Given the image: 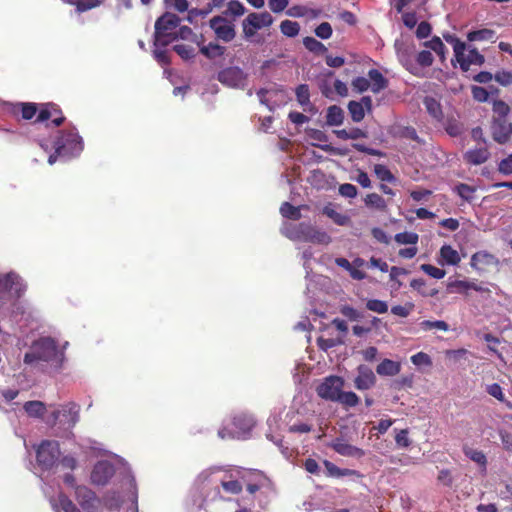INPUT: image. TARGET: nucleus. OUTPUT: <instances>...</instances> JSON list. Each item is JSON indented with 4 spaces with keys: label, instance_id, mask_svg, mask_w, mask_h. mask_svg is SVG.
<instances>
[{
    "label": "nucleus",
    "instance_id": "obj_1",
    "mask_svg": "<svg viewBox=\"0 0 512 512\" xmlns=\"http://www.w3.org/2000/svg\"><path fill=\"white\" fill-rule=\"evenodd\" d=\"M83 148V140L75 128L61 130L54 141L55 152L49 156L48 163L54 164L58 157H76Z\"/></svg>",
    "mask_w": 512,
    "mask_h": 512
},
{
    "label": "nucleus",
    "instance_id": "obj_2",
    "mask_svg": "<svg viewBox=\"0 0 512 512\" xmlns=\"http://www.w3.org/2000/svg\"><path fill=\"white\" fill-rule=\"evenodd\" d=\"M445 41L453 46L454 55L462 71L467 72L471 65L481 66L485 62L484 56L473 47L465 54L466 44L453 34H443Z\"/></svg>",
    "mask_w": 512,
    "mask_h": 512
},
{
    "label": "nucleus",
    "instance_id": "obj_3",
    "mask_svg": "<svg viewBox=\"0 0 512 512\" xmlns=\"http://www.w3.org/2000/svg\"><path fill=\"white\" fill-rule=\"evenodd\" d=\"M180 21V18L173 13L166 12L160 16L155 22L154 46L166 47L175 41Z\"/></svg>",
    "mask_w": 512,
    "mask_h": 512
},
{
    "label": "nucleus",
    "instance_id": "obj_4",
    "mask_svg": "<svg viewBox=\"0 0 512 512\" xmlns=\"http://www.w3.org/2000/svg\"><path fill=\"white\" fill-rule=\"evenodd\" d=\"M57 354L58 349L55 340L50 337L41 338L33 344L32 351L25 354L24 362L26 364H32L38 360L49 362L56 358Z\"/></svg>",
    "mask_w": 512,
    "mask_h": 512
},
{
    "label": "nucleus",
    "instance_id": "obj_5",
    "mask_svg": "<svg viewBox=\"0 0 512 512\" xmlns=\"http://www.w3.org/2000/svg\"><path fill=\"white\" fill-rule=\"evenodd\" d=\"M60 445L54 440H43L36 450L38 465L44 470L52 469L59 461Z\"/></svg>",
    "mask_w": 512,
    "mask_h": 512
},
{
    "label": "nucleus",
    "instance_id": "obj_6",
    "mask_svg": "<svg viewBox=\"0 0 512 512\" xmlns=\"http://www.w3.org/2000/svg\"><path fill=\"white\" fill-rule=\"evenodd\" d=\"M248 75L238 66H229L221 69L217 80L224 86L234 89H244L247 85Z\"/></svg>",
    "mask_w": 512,
    "mask_h": 512
},
{
    "label": "nucleus",
    "instance_id": "obj_7",
    "mask_svg": "<svg viewBox=\"0 0 512 512\" xmlns=\"http://www.w3.org/2000/svg\"><path fill=\"white\" fill-rule=\"evenodd\" d=\"M344 387V380L340 376L331 375L316 387L317 395L327 401L336 402Z\"/></svg>",
    "mask_w": 512,
    "mask_h": 512
},
{
    "label": "nucleus",
    "instance_id": "obj_8",
    "mask_svg": "<svg viewBox=\"0 0 512 512\" xmlns=\"http://www.w3.org/2000/svg\"><path fill=\"white\" fill-rule=\"evenodd\" d=\"M273 17L269 12L250 13L242 22L244 37L249 39L256 34V31L273 24Z\"/></svg>",
    "mask_w": 512,
    "mask_h": 512
},
{
    "label": "nucleus",
    "instance_id": "obj_9",
    "mask_svg": "<svg viewBox=\"0 0 512 512\" xmlns=\"http://www.w3.org/2000/svg\"><path fill=\"white\" fill-rule=\"evenodd\" d=\"M65 116L59 105L53 102L41 103L39 114L35 119V123H42L51 120V124L55 127L61 126L65 121Z\"/></svg>",
    "mask_w": 512,
    "mask_h": 512
},
{
    "label": "nucleus",
    "instance_id": "obj_10",
    "mask_svg": "<svg viewBox=\"0 0 512 512\" xmlns=\"http://www.w3.org/2000/svg\"><path fill=\"white\" fill-rule=\"evenodd\" d=\"M209 25L216 37L224 42H230L236 36L234 24L225 17L214 16L210 19Z\"/></svg>",
    "mask_w": 512,
    "mask_h": 512
},
{
    "label": "nucleus",
    "instance_id": "obj_11",
    "mask_svg": "<svg viewBox=\"0 0 512 512\" xmlns=\"http://www.w3.org/2000/svg\"><path fill=\"white\" fill-rule=\"evenodd\" d=\"M115 474L114 465L107 461H98L91 472V481L96 485H105Z\"/></svg>",
    "mask_w": 512,
    "mask_h": 512
},
{
    "label": "nucleus",
    "instance_id": "obj_12",
    "mask_svg": "<svg viewBox=\"0 0 512 512\" xmlns=\"http://www.w3.org/2000/svg\"><path fill=\"white\" fill-rule=\"evenodd\" d=\"M41 103L17 102L10 105V113L15 117L20 116L23 120H31L39 114Z\"/></svg>",
    "mask_w": 512,
    "mask_h": 512
},
{
    "label": "nucleus",
    "instance_id": "obj_13",
    "mask_svg": "<svg viewBox=\"0 0 512 512\" xmlns=\"http://www.w3.org/2000/svg\"><path fill=\"white\" fill-rule=\"evenodd\" d=\"M24 291L19 276L15 273H7L0 275V295L4 293H14L16 297H20Z\"/></svg>",
    "mask_w": 512,
    "mask_h": 512
},
{
    "label": "nucleus",
    "instance_id": "obj_14",
    "mask_svg": "<svg viewBox=\"0 0 512 512\" xmlns=\"http://www.w3.org/2000/svg\"><path fill=\"white\" fill-rule=\"evenodd\" d=\"M376 376L372 369L366 365L357 367V376L354 379V386L360 391L368 390L376 384Z\"/></svg>",
    "mask_w": 512,
    "mask_h": 512
},
{
    "label": "nucleus",
    "instance_id": "obj_15",
    "mask_svg": "<svg viewBox=\"0 0 512 512\" xmlns=\"http://www.w3.org/2000/svg\"><path fill=\"white\" fill-rule=\"evenodd\" d=\"M246 484V489L250 494H255L263 488H269L271 486L270 479L265 476L262 472H252L249 474V478L246 476L242 477Z\"/></svg>",
    "mask_w": 512,
    "mask_h": 512
},
{
    "label": "nucleus",
    "instance_id": "obj_16",
    "mask_svg": "<svg viewBox=\"0 0 512 512\" xmlns=\"http://www.w3.org/2000/svg\"><path fill=\"white\" fill-rule=\"evenodd\" d=\"M335 452L342 456L361 458L365 455L363 449L353 446L341 438H337L331 444Z\"/></svg>",
    "mask_w": 512,
    "mask_h": 512
},
{
    "label": "nucleus",
    "instance_id": "obj_17",
    "mask_svg": "<svg viewBox=\"0 0 512 512\" xmlns=\"http://www.w3.org/2000/svg\"><path fill=\"white\" fill-rule=\"evenodd\" d=\"M491 153L486 145L479 148L469 149L463 155V159L470 165H481L488 161Z\"/></svg>",
    "mask_w": 512,
    "mask_h": 512
},
{
    "label": "nucleus",
    "instance_id": "obj_18",
    "mask_svg": "<svg viewBox=\"0 0 512 512\" xmlns=\"http://www.w3.org/2000/svg\"><path fill=\"white\" fill-rule=\"evenodd\" d=\"M491 134L495 142L505 144L510 140V134L507 128L506 119H493L491 125Z\"/></svg>",
    "mask_w": 512,
    "mask_h": 512
},
{
    "label": "nucleus",
    "instance_id": "obj_19",
    "mask_svg": "<svg viewBox=\"0 0 512 512\" xmlns=\"http://www.w3.org/2000/svg\"><path fill=\"white\" fill-rule=\"evenodd\" d=\"M447 290L450 293H467L468 290H474L477 292H486L489 291L487 288H484L481 285H478L475 282L464 281V280H454L447 284Z\"/></svg>",
    "mask_w": 512,
    "mask_h": 512
},
{
    "label": "nucleus",
    "instance_id": "obj_20",
    "mask_svg": "<svg viewBox=\"0 0 512 512\" xmlns=\"http://www.w3.org/2000/svg\"><path fill=\"white\" fill-rule=\"evenodd\" d=\"M398 57L401 64L408 70L411 74L415 76H419V68L415 62L413 57V48L406 47L404 49H400L398 51Z\"/></svg>",
    "mask_w": 512,
    "mask_h": 512
},
{
    "label": "nucleus",
    "instance_id": "obj_21",
    "mask_svg": "<svg viewBox=\"0 0 512 512\" xmlns=\"http://www.w3.org/2000/svg\"><path fill=\"white\" fill-rule=\"evenodd\" d=\"M496 258L485 251H479L472 255L471 266L477 270H485L487 267L495 264Z\"/></svg>",
    "mask_w": 512,
    "mask_h": 512
},
{
    "label": "nucleus",
    "instance_id": "obj_22",
    "mask_svg": "<svg viewBox=\"0 0 512 512\" xmlns=\"http://www.w3.org/2000/svg\"><path fill=\"white\" fill-rule=\"evenodd\" d=\"M401 371V363L391 359H384L376 367V373L380 376H396Z\"/></svg>",
    "mask_w": 512,
    "mask_h": 512
},
{
    "label": "nucleus",
    "instance_id": "obj_23",
    "mask_svg": "<svg viewBox=\"0 0 512 512\" xmlns=\"http://www.w3.org/2000/svg\"><path fill=\"white\" fill-rule=\"evenodd\" d=\"M462 451L464 455L471 461L475 462L481 468L482 471H486L488 461L483 451L474 449L468 445H464Z\"/></svg>",
    "mask_w": 512,
    "mask_h": 512
},
{
    "label": "nucleus",
    "instance_id": "obj_24",
    "mask_svg": "<svg viewBox=\"0 0 512 512\" xmlns=\"http://www.w3.org/2000/svg\"><path fill=\"white\" fill-rule=\"evenodd\" d=\"M201 38V44L199 46V51L201 54H203L208 59H215L217 57H221L225 54L226 48L224 46H221L217 43L210 42L208 45H203L202 38L203 36H200Z\"/></svg>",
    "mask_w": 512,
    "mask_h": 512
},
{
    "label": "nucleus",
    "instance_id": "obj_25",
    "mask_svg": "<svg viewBox=\"0 0 512 512\" xmlns=\"http://www.w3.org/2000/svg\"><path fill=\"white\" fill-rule=\"evenodd\" d=\"M324 466L326 468L327 476L340 478L344 476H360L359 472L348 468H339L334 463L324 460Z\"/></svg>",
    "mask_w": 512,
    "mask_h": 512
},
{
    "label": "nucleus",
    "instance_id": "obj_26",
    "mask_svg": "<svg viewBox=\"0 0 512 512\" xmlns=\"http://www.w3.org/2000/svg\"><path fill=\"white\" fill-rule=\"evenodd\" d=\"M368 76L372 81L371 91L373 93H379L380 91L386 89L388 87V80L382 75V73L377 69H371L368 72Z\"/></svg>",
    "mask_w": 512,
    "mask_h": 512
},
{
    "label": "nucleus",
    "instance_id": "obj_27",
    "mask_svg": "<svg viewBox=\"0 0 512 512\" xmlns=\"http://www.w3.org/2000/svg\"><path fill=\"white\" fill-rule=\"evenodd\" d=\"M467 39L470 42L475 41H491L495 42L496 40V32L492 29L483 28L480 30L470 31L467 34Z\"/></svg>",
    "mask_w": 512,
    "mask_h": 512
},
{
    "label": "nucleus",
    "instance_id": "obj_28",
    "mask_svg": "<svg viewBox=\"0 0 512 512\" xmlns=\"http://www.w3.org/2000/svg\"><path fill=\"white\" fill-rule=\"evenodd\" d=\"M344 121V111L337 105L328 107L326 114V124L328 126H339Z\"/></svg>",
    "mask_w": 512,
    "mask_h": 512
},
{
    "label": "nucleus",
    "instance_id": "obj_29",
    "mask_svg": "<svg viewBox=\"0 0 512 512\" xmlns=\"http://www.w3.org/2000/svg\"><path fill=\"white\" fill-rule=\"evenodd\" d=\"M410 286L423 297H434L438 294V289L431 288L423 278L413 279Z\"/></svg>",
    "mask_w": 512,
    "mask_h": 512
},
{
    "label": "nucleus",
    "instance_id": "obj_30",
    "mask_svg": "<svg viewBox=\"0 0 512 512\" xmlns=\"http://www.w3.org/2000/svg\"><path fill=\"white\" fill-rule=\"evenodd\" d=\"M440 257L445 264L458 265L461 261L459 253L450 245H443L440 248Z\"/></svg>",
    "mask_w": 512,
    "mask_h": 512
},
{
    "label": "nucleus",
    "instance_id": "obj_31",
    "mask_svg": "<svg viewBox=\"0 0 512 512\" xmlns=\"http://www.w3.org/2000/svg\"><path fill=\"white\" fill-rule=\"evenodd\" d=\"M454 192L462 198L464 201L471 203L475 198V193L477 191L476 186H470L465 183H459L454 187Z\"/></svg>",
    "mask_w": 512,
    "mask_h": 512
},
{
    "label": "nucleus",
    "instance_id": "obj_32",
    "mask_svg": "<svg viewBox=\"0 0 512 512\" xmlns=\"http://www.w3.org/2000/svg\"><path fill=\"white\" fill-rule=\"evenodd\" d=\"M424 105L427 112L436 120L440 121L443 118L441 104L433 97H425Z\"/></svg>",
    "mask_w": 512,
    "mask_h": 512
},
{
    "label": "nucleus",
    "instance_id": "obj_33",
    "mask_svg": "<svg viewBox=\"0 0 512 512\" xmlns=\"http://www.w3.org/2000/svg\"><path fill=\"white\" fill-rule=\"evenodd\" d=\"M415 376L413 373L403 375L399 378L392 380L390 384V388L396 391H401L403 389H410L413 387Z\"/></svg>",
    "mask_w": 512,
    "mask_h": 512
},
{
    "label": "nucleus",
    "instance_id": "obj_34",
    "mask_svg": "<svg viewBox=\"0 0 512 512\" xmlns=\"http://www.w3.org/2000/svg\"><path fill=\"white\" fill-rule=\"evenodd\" d=\"M23 408L25 412L31 417H41L46 410L44 403L41 401H27Z\"/></svg>",
    "mask_w": 512,
    "mask_h": 512
},
{
    "label": "nucleus",
    "instance_id": "obj_35",
    "mask_svg": "<svg viewBox=\"0 0 512 512\" xmlns=\"http://www.w3.org/2000/svg\"><path fill=\"white\" fill-rule=\"evenodd\" d=\"M62 416L67 419L69 427L75 426L79 420V409L74 403H70L63 408Z\"/></svg>",
    "mask_w": 512,
    "mask_h": 512
},
{
    "label": "nucleus",
    "instance_id": "obj_36",
    "mask_svg": "<svg viewBox=\"0 0 512 512\" xmlns=\"http://www.w3.org/2000/svg\"><path fill=\"white\" fill-rule=\"evenodd\" d=\"M365 205L368 207H374L377 210L385 211L387 204L385 199L377 193L367 194L364 198Z\"/></svg>",
    "mask_w": 512,
    "mask_h": 512
},
{
    "label": "nucleus",
    "instance_id": "obj_37",
    "mask_svg": "<svg viewBox=\"0 0 512 512\" xmlns=\"http://www.w3.org/2000/svg\"><path fill=\"white\" fill-rule=\"evenodd\" d=\"M303 44L307 50L317 55H323L327 52L325 45L313 37H305L303 39Z\"/></svg>",
    "mask_w": 512,
    "mask_h": 512
},
{
    "label": "nucleus",
    "instance_id": "obj_38",
    "mask_svg": "<svg viewBox=\"0 0 512 512\" xmlns=\"http://www.w3.org/2000/svg\"><path fill=\"white\" fill-rule=\"evenodd\" d=\"M280 213L284 218L299 220L301 218L300 208L293 206L289 202H283L280 206Z\"/></svg>",
    "mask_w": 512,
    "mask_h": 512
},
{
    "label": "nucleus",
    "instance_id": "obj_39",
    "mask_svg": "<svg viewBox=\"0 0 512 512\" xmlns=\"http://www.w3.org/2000/svg\"><path fill=\"white\" fill-rule=\"evenodd\" d=\"M280 30L287 37H295L299 34L300 25L296 21L283 20L280 24Z\"/></svg>",
    "mask_w": 512,
    "mask_h": 512
},
{
    "label": "nucleus",
    "instance_id": "obj_40",
    "mask_svg": "<svg viewBox=\"0 0 512 512\" xmlns=\"http://www.w3.org/2000/svg\"><path fill=\"white\" fill-rule=\"evenodd\" d=\"M297 102L302 106L306 107L311 104L310 102V91L307 84H300L295 90Z\"/></svg>",
    "mask_w": 512,
    "mask_h": 512
},
{
    "label": "nucleus",
    "instance_id": "obj_41",
    "mask_svg": "<svg viewBox=\"0 0 512 512\" xmlns=\"http://www.w3.org/2000/svg\"><path fill=\"white\" fill-rule=\"evenodd\" d=\"M348 110L354 122H360L365 117L364 107L360 102L350 101L348 103Z\"/></svg>",
    "mask_w": 512,
    "mask_h": 512
},
{
    "label": "nucleus",
    "instance_id": "obj_42",
    "mask_svg": "<svg viewBox=\"0 0 512 512\" xmlns=\"http://www.w3.org/2000/svg\"><path fill=\"white\" fill-rule=\"evenodd\" d=\"M359 401L360 399L356 393L352 391L344 392L343 390L340 393L339 399L336 400L337 403H340L345 407H355Z\"/></svg>",
    "mask_w": 512,
    "mask_h": 512
},
{
    "label": "nucleus",
    "instance_id": "obj_43",
    "mask_svg": "<svg viewBox=\"0 0 512 512\" xmlns=\"http://www.w3.org/2000/svg\"><path fill=\"white\" fill-rule=\"evenodd\" d=\"M495 116L493 119H506L510 112L509 105L503 100H495L492 107Z\"/></svg>",
    "mask_w": 512,
    "mask_h": 512
},
{
    "label": "nucleus",
    "instance_id": "obj_44",
    "mask_svg": "<svg viewBox=\"0 0 512 512\" xmlns=\"http://www.w3.org/2000/svg\"><path fill=\"white\" fill-rule=\"evenodd\" d=\"M423 45L433 50L441 58H444L446 47L438 36H434L431 40L425 41Z\"/></svg>",
    "mask_w": 512,
    "mask_h": 512
},
{
    "label": "nucleus",
    "instance_id": "obj_45",
    "mask_svg": "<svg viewBox=\"0 0 512 512\" xmlns=\"http://www.w3.org/2000/svg\"><path fill=\"white\" fill-rule=\"evenodd\" d=\"M246 8L244 5L238 0H231L227 4V9L224 12L225 15H230L233 17H239L244 15Z\"/></svg>",
    "mask_w": 512,
    "mask_h": 512
},
{
    "label": "nucleus",
    "instance_id": "obj_46",
    "mask_svg": "<svg viewBox=\"0 0 512 512\" xmlns=\"http://www.w3.org/2000/svg\"><path fill=\"white\" fill-rule=\"evenodd\" d=\"M173 50L183 59L190 60L195 57V49L187 44H176L173 46Z\"/></svg>",
    "mask_w": 512,
    "mask_h": 512
},
{
    "label": "nucleus",
    "instance_id": "obj_47",
    "mask_svg": "<svg viewBox=\"0 0 512 512\" xmlns=\"http://www.w3.org/2000/svg\"><path fill=\"white\" fill-rule=\"evenodd\" d=\"M374 173L381 181L394 182L395 176L392 172L383 164L374 165Z\"/></svg>",
    "mask_w": 512,
    "mask_h": 512
},
{
    "label": "nucleus",
    "instance_id": "obj_48",
    "mask_svg": "<svg viewBox=\"0 0 512 512\" xmlns=\"http://www.w3.org/2000/svg\"><path fill=\"white\" fill-rule=\"evenodd\" d=\"M175 37L176 40L179 38L183 40L192 39V41L195 42L197 45L201 44V41L198 39V36L194 34L193 30L188 26H182L178 30H176Z\"/></svg>",
    "mask_w": 512,
    "mask_h": 512
},
{
    "label": "nucleus",
    "instance_id": "obj_49",
    "mask_svg": "<svg viewBox=\"0 0 512 512\" xmlns=\"http://www.w3.org/2000/svg\"><path fill=\"white\" fill-rule=\"evenodd\" d=\"M366 308L370 311L384 314L388 311V304L387 302L379 299H369L366 302Z\"/></svg>",
    "mask_w": 512,
    "mask_h": 512
},
{
    "label": "nucleus",
    "instance_id": "obj_50",
    "mask_svg": "<svg viewBox=\"0 0 512 512\" xmlns=\"http://www.w3.org/2000/svg\"><path fill=\"white\" fill-rule=\"evenodd\" d=\"M434 57L429 50L420 51L415 58L417 67H429L433 64Z\"/></svg>",
    "mask_w": 512,
    "mask_h": 512
},
{
    "label": "nucleus",
    "instance_id": "obj_51",
    "mask_svg": "<svg viewBox=\"0 0 512 512\" xmlns=\"http://www.w3.org/2000/svg\"><path fill=\"white\" fill-rule=\"evenodd\" d=\"M419 239L418 234L413 232H401L395 235V241L399 244H417Z\"/></svg>",
    "mask_w": 512,
    "mask_h": 512
},
{
    "label": "nucleus",
    "instance_id": "obj_52",
    "mask_svg": "<svg viewBox=\"0 0 512 512\" xmlns=\"http://www.w3.org/2000/svg\"><path fill=\"white\" fill-rule=\"evenodd\" d=\"M421 328L428 331L432 329H439L442 331H448L449 325L443 320H424L420 323Z\"/></svg>",
    "mask_w": 512,
    "mask_h": 512
},
{
    "label": "nucleus",
    "instance_id": "obj_53",
    "mask_svg": "<svg viewBox=\"0 0 512 512\" xmlns=\"http://www.w3.org/2000/svg\"><path fill=\"white\" fill-rule=\"evenodd\" d=\"M101 3V0H76L75 8L77 12L82 13L100 6Z\"/></svg>",
    "mask_w": 512,
    "mask_h": 512
},
{
    "label": "nucleus",
    "instance_id": "obj_54",
    "mask_svg": "<svg viewBox=\"0 0 512 512\" xmlns=\"http://www.w3.org/2000/svg\"><path fill=\"white\" fill-rule=\"evenodd\" d=\"M420 269L424 273L435 279H442L446 275V271L444 269H440L431 264H422Z\"/></svg>",
    "mask_w": 512,
    "mask_h": 512
},
{
    "label": "nucleus",
    "instance_id": "obj_55",
    "mask_svg": "<svg viewBox=\"0 0 512 512\" xmlns=\"http://www.w3.org/2000/svg\"><path fill=\"white\" fill-rule=\"evenodd\" d=\"M484 340L488 343V349L493 352L498 359H500L502 362H505L504 357L501 352H499L494 345H497L500 343V339L490 333L484 334L483 336Z\"/></svg>",
    "mask_w": 512,
    "mask_h": 512
},
{
    "label": "nucleus",
    "instance_id": "obj_56",
    "mask_svg": "<svg viewBox=\"0 0 512 512\" xmlns=\"http://www.w3.org/2000/svg\"><path fill=\"white\" fill-rule=\"evenodd\" d=\"M353 89L359 93L367 91L369 88H371L370 81L362 76L356 77L352 80L351 83Z\"/></svg>",
    "mask_w": 512,
    "mask_h": 512
},
{
    "label": "nucleus",
    "instance_id": "obj_57",
    "mask_svg": "<svg viewBox=\"0 0 512 512\" xmlns=\"http://www.w3.org/2000/svg\"><path fill=\"white\" fill-rule=\"evenodd\" d=\"M221 486L230 494H239L242 491V484L238 480L222 481Z\"/></svg>",
    "mask_w": 512,
    "mask_h": 512
},
{
    "label": "nucleus",
    "instance_id": "obj_58",
    "mask_svg": "<svg viewBox=\"0 0 512 512\" xmlns=\"http://www.w3.org/2000/svg\"><path fill=\"white\" fill-rule=\"evenodd\" d=\"M315 230L313 226L305 223H300L298 226L299 237L306 242H311V236Z\"/></svg>",
    "mask_w": 512,
    "mask_h": 512
},
{
    "label": "nucleus",
    "instance_id": "obj_59",
    "mask_svg": "<svg viewBox=\"0 0 512 512\" xmlns=\"http://www.w3.org/2000/svg\"><path fill=\"white\" fill-rule=\"evenodd\" d=\"M486 392L490 396L496 398L500 402L505 401V395H504L503 389L498 383H493V384L488 385L486 387Z\"/></svg>",
    "mask_w": 512,
    "mask_h": 512
},
{
    "label": "nucleus",
    "instance_id": "obj_60",
    "mask_svg": "<svg viewBox=\"0 0 512 512\" xmlns=\"http://www.w3.org/2000/svg\"><path fill=\"white\" fill-rule=\"evenodd\" d=\"M494 79L502 86H510L512 84V72L506 70L497 71Z\"/></svg>",
    "mask_w": 512,
    "mask_h": 512
},
{
    "label": "nucleus",
    "instance_id": "obj_61",
    "mask_svg": "<svg viewBox=\"0 0 512 512\" xmlns=\"http://www.w3.org/2000/svg\"><path fill=\"white\" fill-rule=\"evenodd\" d=\"M411 362L416 366L426 365L430 366L432 364L431 358L427 353L418 352L411 356Z\"/></svg>",
    "mask_w": 512,
    "mask_h": 512
},
{
    "label": "nucleus",
    "instance_id": "obj_62",
    "mask_svg": "<svg viewBox=\"0 0 512 512\" xmlns=\"http://www.w3.org/2000/svg\"><path fill=\"white\" fill-rule=\"evenodd\" d=\"M332 27L328 22H323L315 29V34L321 39H328L332 35Z\"/></svg>",
    "mask_w": 512,
    "mask_h": 512
},
{
    "label": "nucleus",
    "instance_id": "obj_63",
    "mask_svg": "<svg viewBox=\"0 0 512 512\" xmlns=\"http://www.w3.org/2000/svg\"><path fill=\"white\" fill-rule=\"evenodd\" d=\"M59 504L64 512H81L80 509L65 495L59 496Z\"/></svg>",
    "mask_w": 512,
    "mask_h": 512
},
{
    "label": "nucleus",
    "instance_id": "obj_64",
    "mask_svg": "<svg viewBox=\"0 0 512 512\" xmlns=\"http://www.w3.org/2000/svg\"><path fill=\"white\" fill-rule=\"evenodd\" d=\"M498 171L503 175L512 174V154L500 161Z\"/></svg>",
    "mask_w": 512,
    "mask_h": 512
}]
</instances>
